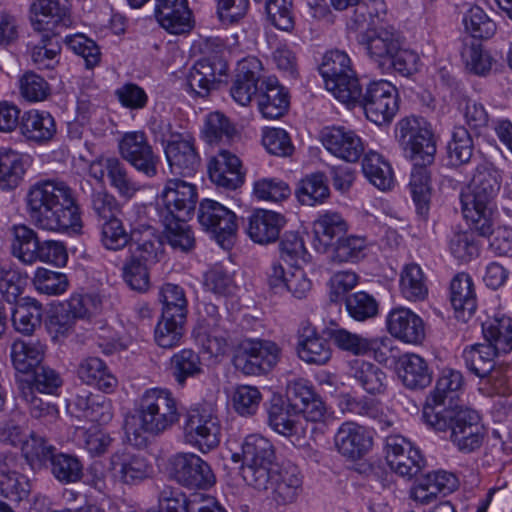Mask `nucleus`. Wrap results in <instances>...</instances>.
Wrapping results in <instances>:
<instances>
[{
  "instance_id": "nucleus-32",
  "label": "nucleus",
  "mask_w": 512,
  "mask_h": 512,
  "mask_svg": "<svg viewBox=\"0 0 512 512\" xmlns=\"http://www.w3.org/2000/svg\"><path fill=\"white\" fill-rule=\"evenodd\" d=\"M258 108L263 117L267 119H278L287 112L289 95L276 78L268 77L262 81L258 96Z\"/></svg>"
},
{
  "instance_id": "nucleus-27",
  "label": "nucleus",
  "mask_w": 512,
  "mask_h": 512,
  "mask_svg": "<svg viewBox=\"0 0 512 512\" xmlns=\"http://www.w3.org/2000/svg\"><path fill=\"white\" fill-rule=\"evenodd\" d=\"M261 69V62L254 57L239 62L237 74L230 88V95L236 103L246 106L257 92L260 93L258 81Z\"/></svg>"
},
{
  "instance_id": "nucleus-64",
  "label": "nucleus",
  "mask_w": 512,
  "mask_h": 512,
  "mask_svg": "<svg viewBox=\"0 0 512 512\" xmlns=\"http://www.w3.org/2000/svg\"><path fill=\"white\" fill-rule=\"evenodd\" d=\"M387 15V5L384 0H366L354 10L351 21L355 29L375 26L384 21Z\"/></svg>"
},
{
  "instance_id": "nucleus-5",
  "label": "nucleus",
  "mask_w": 512,
  "mask_h": 512,
  "mask_svg": "<svg viewBox=\"0 0 512 512\" xmlns=\"http://www.w3.org/2000/svg\"><path fill=\"white\" fill-rule=\"evenodd\" d=\"M358 43L383 71L393 69L402 75H409L415 69L416 54L402 48L400 38L393 29H367L359 34Z\"/></svg>"
},
{
  "instance_id": "nucleus-2",
  "label": "nucleus",
  "mask_w": 512,
  "mask_h": 512,
  "mask_svg": "<svg viewBox=\"0 0 512 512\" xmlns=\"http://www.w3.org/2000/svg\"><path fill=\"white\" fill-rule=\"evenodd\" d=\"M396 138L414 168L409 183L417 213L426 216L429 210L430 186L426 166L434 162L436 140L431 124L423 117L409 116L395 126Z\"/></svg>"
},
{
  "instance_id": "nucleus-62",
  "label": "nucleus",
  "mask_w": 512,
  "mask_h": 512,
  "mask_svg": "<svg viewBox=\"0 0 512 512\" xmlns=\"http://www.w3.org/2000/svg\"><path fill=\"white\" fill-rule=\"evenodd\" d=\"M104 167L110 185L114 187L120 195L132 197L139 190L138 184L128 176L124 164L118 158L111 157L105 159Z\"/></svg>"
},
{
  "instance_id": "nucleus-41",
  "label": "nucleus",
  "mask_w": 512,
  "mask_h": 512,
  "mask_svg": "<svg viewBox=\"0 0 512 512\" xmlns=\"http://www.w3.org/2000/svg\"><path fill=\"white\" fill-rule=\"evenodd\" d=\"M362 171L366 179L381 191L391 190L394 174L390 163L379 153L368 151L362 160Z\"/></svg>"
},
{
  "instance_id": "nucleus-25",
  "label": "nucleus",
  "mask_w": 512,
  "mask_h": 512,
  "mask_svg": "<svg viewBox=\"0 0 512 512\" xmlns=\"http://www.w3.org/2000/svg\"><path fill=\"white\" fill-rule=\"evenodd\" d=\"M30 492L29 480L19 471L18 458L14 454H0V496L11 501H21Z\"/></svg>"
},
{
  "instance_id": "nucleus-43",
  "label": "nucleus",
  "mask_w": 512,
  "mask_h": 512,
  "mask_svg": "<svg viewBox=\"0 0 512 512\" xmlns=\"http://www.w3.org/2000/svg\"><path fill=\"white\" fill-rule=\"evenodd\" d=\"M45 346L39 340H15L11 346V359L15 369L28 373L40 366Z\"/></svg>"
},
{
  "instance_id": "nucleus-8",
  "label": "nucleus",
  "mask_w": 512,
  "mask_h": 512,
  "mask_svg": "<svg viewBox=\"0 0 512 512\" xmlns=\"http://www.w3.org/2000/svg\"><path fill=\"white\" fill-rule=\"evenodd\" d=\"M11 252L24 264L43 262L64 267L68 261L65 245L57 240H40L37 232L26 225L13 227Z\"/></svg>"
},
{
  "instance_id": "nucleus-6",
  "label": "nucleus",
  "mask_w": 512,
  "mask_h": 512,
  "mask_svg": "<svg viewBox=\"0 0 512 512\" xmlns=\"http://www.w3.org/2000/svg\"><path fill=\"white\" fill-rule=\"evenodd\" d=\"M136 415L139 428L153 436L170 429L180 417L176 398L164 388L146 390L139 399Z\"/></svg>"
},
{
  "instance_id": "nucleus-4",
  "label": "nucleus",
  "mask_w": 512,
  "mask_h": 512,
  "mask_svg": "<svg viewBox=\"0 0 512 512\" xmlns=\"http://www.w3.org/2000/svg\"><path fill=\"white\" fill-rule=\"evenodd\" d=\"M423 419L435 431H450L451 442L461 452L471 453L482 446L486 430L473 409H437L429 405L423 409Z\"/></svg>"
},
{
  "instance_id": "nucleus-57",
  "label": "nucleus",
  "mask_w": 512,
  "mask_h": 512,
  "mask_svg": "<svg viewBox=\"0 0 512 512\" xmlns=\"http://www.w3.org/2000/svg\"><path fill=\"white\" fill-rule=\"evenodd\" d=\"M32 283L39 293L50 296L63 294L69 286L66 274L52 271L44 267L36 269Z\"/></svg>"
},
{
  "instance_id": "nucleus-46",
  "label": "nucleus",
  "mask_w": 512,
  "mask_h": 512,
  "mask_svg": "<svg viewBox=\"0 0 512 512\" xmlns=\"http://www.w3.org/2000/svg\"><path fill=\"white\" fill-rule=\"evenodd\" d=\"M464 380L461 372L453 369H445L437 380L436 387L427 399L425 406L437 409H446L445 400H453L456 394L463 388Z\"/></svg>"
},
{
  "instance_id": "nucleus-30",
  "label": "nucleus",
  "mask_w": 512,
  "mask_h": 512,
  "mask_svg": "<svg viewBox=\"0 0 512 512\" xmlns=\"http://www.w3.org/2000/svg\"><path fill=\"white\" fill-rule=\"evenodd\" d=\"M284 224V216L280 213L260 209L249 216L247 233L255 243L269 244L278 239Z\"/></svg>"
},
{
  "instance_id": "nucleus-11",
  "label": "nucleus",
  "mask_w": 512,
  "mask_h": 512,
  "mask_svg": "<svg viewBox=\"0 0 512 512\" xmlns=\"http://www.w3.org/2000/svg\"><path fill=\"white\" fill-rule=\"evenodd\" d=\"M220 430L218 418L206 407L190 409L183 424L185 442L202 453L219 445Z\"/></svg>"
},
{
  "instance_id": "nucleus-1",
  "label": "nucleus",
  "mask_w": 512,
  "mask_h": 512,
  "mask_svg": "<svg viewBox=\"0 0 512 512\" xmlns=\"http://www.w3.org/2000/svg\"><path fill=\"white\" fill-rule=\"evenodd\" d=\"M25 204L32 223L39 229L78 233L82 228L74 192L62 180H37L29 186Z\"/></svg>"
},
{
  "instance_id": "nucleus-39",
  "label": "nucleus",
  "mask_w": 512,
  "mask_h": 512,
  "mask_svg": "<svg viewBox=\"0 0 512 512\" xmlns=\"http://www.w3.org/2000/svg\"><path fill=\"white\" fill-rule=\"evenodd\" d=\"M301 416L288 404L280 399L273 401L268 408V424L278 434L285 437H299L304 428L300 422Z\"/></svg>"
},
{
  "instance_id": "nucleus-14",
  "label": "nucleus",
  "mask_w": 512,
  "mask_h": 512,
  "mask_svg": "<svg viewBox=\"0 0 512 512\" xmlns=\"http://www.w3.org/2000/svg\"><path fill=\"white\" fill-rule=\"evenodd\" d=\"M198 220L205 230L213 234L222 247L231 243L238 229L236 214L223 204L211 199L200 202Z\"/></svg>"
},
{
  "instance_id": "nucleus-51",
  "label": "nucleus",
  "mask_w": 512,
  "mask_h": 512,
  "mask_svg": "<svg viewBox=\"0 0 512 512\" xmlns=\"http://www.w3.org/2000/svg\"><path fill=\"white\" fill-rule=\"evenodd\" d=\"M351 59L340 50H332L327 52L319 67V72L324 79L325 87H337L335 79L342 77L344 74L353 72Z\"/></svg>"
},
{
  "instance_id": "nucleus-10",
  "label": "nucleus",
  "mask_w": 512,
  "mask_h": 512,
  "mask_svg": "<svg viewBox=\"0 0 512 512\" xmlns=\"http://www.w3.org/2000/svg\"><path fill=\"white\" fill-rule=\"evenodd\" d=\"M169 475L188 489L208 490L216 483L210 464L191 452H179L170 457Z\"/></svg>"
},
{
  "instance_id": "nucleus-61",
  "label": "nucleus",
  "mask_w": 512,
  "mask_h": 512,
  "mask_svg": "<svg viewBox=\"0 0 512 512\" xmlns=\"http://www.w3.org/2000/svg\"><path fill=\"white\" fill-rule=\"evenodd\" d=\"M53 476L62 483H74L83 474V465L75 455L55 453L50 461Z\"/></svg>"
},
{
  "instance_id": "nucleus-55",
  "label": "nucleus",
  "mask_w": 512,
  "mask_h": 512,
  "mask_svg": "<svg viewBox=\"0 0 512 512\" xmlns=\"http://www.w3.org/2000/svg\"><path fill=\"white\" fill-rule=\"evenodd\" d=\"M465 31L473 38L488 39L496 32L495 22L479 6L470 7L462 19Z\"/></svg>"
},
{
  "instance_id": "nucleus-47",
  "label": "nucleus",
  "mask_w": 512,
  "mask_h": 512,
  "mask_svg": "<svg viewBox=\"0 0 512 512\" xmlns=\"http://www.w3.org/2000/svg\"><path fill=\"white\" fill-rule=\"evenodd\" d=\"M324 334L337 346L340 350L349 352L353 355L369 354V349L377 345L378 342H370L369 338L362 335L352 333L336 324L325 328Z\"/></svg>"
},
{
  "instance_id": "nucleus-34",
  "label": "nucleus",
  "mask_w": 512,
  "mask_h": 512,
  "mask_svg": "<svg viewBox=\"0 0 512 512\" xmlns=\"http://www.w3.org/2000/svg\"><path fill=\"white\" fill-rule=\"evenodd\" d=\"M22 135L29 141L43 144L56 134V122L47 111L32 109L24 112L20 120Z\"/></svg>"
},
{
  "instance_id": "nucleus-63",
  "label": "nucleus",
  "mask_w": 512,
  "mask_h": 512,
  "mask_svg": "<svg viewBox=\"0 0 512 512\" xmlns=\"http://www.w3.org/2000/svg\"><path fill=\"white\" fill-rule=\"evenodd\" d=\"M40 40L37 43H30L31 60L38 69H53L59 62L58 45L51 42L54 35L40 33Z\"/></svg>"
},
{
  "instance_id": "nucleus-16",
  "label": "nucleus",
  "mask_w": 512,
  "mask_h": 512,
  "mask_svg": "<svg viewBox=\"0 0 512 512\" xmlns=\"http://www.w3.org/2000/svg\"><path fill=\"white\" fill-rule=\"evenodd\" d=\"M385 454L390 469L407 479L417 476L426 463L420 451L400 435L386 437Z\"/></svg>"
},
{
  "instance_id": "nucleus-31",
  "label": "nucleus",
  "mask_w": 512,
  "mask_h": 512,
  "mask_svg": "<svg viewBox=\"0 0 512 512\" xmlns=\"http://www.w3.org/2000/svg\"><path fill=\"white\" fill-rule=\"evenodd\" d=\"M31 163L32 159L27 154L0 148V189L9 191L17 188Z\"/></svg>"
},
{
  "instance_id": "nucleus-18",
  "label": "nucleus",
  "mask_w": 512,
  "mask_h": 512,
  "mask_svg": "<svg viewBox=\"0 0 512 512\" xmlns=\"http://www.w3.org/2000/svg\"><path fill=\"white\" fill-rule=\"evenodd\" d=\"M171 173L192 176L200 166L195 139L188 133L172 134L164 146Z\"/></svg>"
},
{
  "instance_id": "nucleus-35",
  "label": "nucleus",
  "mask_w": 512,
  "mask_h": 512,
  "mask_svg": "<svg viewBox=\"0 0 512 512\" xmlns=\"http://www.w3.org/2000/svg\"><path fill=\"white\" fill-rule=\"evenodd\" d=\"M302 476L298 467L288 465L281 470L273 468V479L269 484L273 498L278 504L294 502L302 491Z\"/></svg>"
},
{
  "instance_id": "nucleus-60",
  "label": "nucleus",
  "mask_w": 512,
  "mask_h": 512,
  "mask_svg": "<svg viewBox=\"0 0 512 512\" xmlns=\"http://www.w3.org/2000/svg\"><path fill=\"white\" fill-rule=\"evenodd\" d=\"M202 133L209 144H216L229 141L235 135L236 130L223 113L216 111L206 116Z\"/></svg>"
},
{
  "instance_id": "nucleus-15",
  "label": "nucleus",
  "mask_w": 512,
  "mask_h": 512,
  "mask_svg": "<svg viewBox=\"0 0 512 512\" xmlns=\"http://www.w3.org/2000/svg\"><path fill=\"white\" fill-rule=\"evenodd\" d=\"M119 152L124 160L146 177L157 175L159 156L154 153L144 132L125 133L119 141Z\"/></svg>"
},
{
  "instance_id": "nucleus-29",
  "label": "nucleus",
  "mask_w": 512,
  "mask_h": 512,
  "mask_svg": "<svg viewBox=\"0 0 512 512\" xmlns=\"http://www.w3.org/2000/svg\"><path fill=\"white\" fill-rule=\"evenodd\" d=\"M191 15L187 0H156L155 17L169 33L188 32L192 27Z\"/></svg>"
},
{
  "instance_id": "nucleus-19",
  "label": "nucleus",
  "mask_w": 512,
  "mask_h": 512,
  "mask_svg": "<svg viewBox=\"0 0 512 512\" xmlns=\"http://www.w3.org/2000/svg\"><path fill=\"white\" fill-rule=\"evenodd\" d=\"M108 472L115 483L137 485L147 479L152 468L147 460L128 451H117L109 459Z\"/></svg>"
},
{
  "instance_id": "nucleus-9",
  "label": "nucleus",
  "mask_w": 512,
  "mask_h": 512,
  "mask_svg": "<svg viewBox=\"0 0 512 512\" xmlns=\"http://www.w3.org/2000/svg\"><path fill=\"white\" fill-rule=\"evenodd\" d=\"M197 200L195 185L181 179H169L157 201L159 220L188 221L194 215Z\"/></svg>"
},
{
  "instance_id": "nucleus-45",
  "label": "nucleus",
  "mask_w": 512,
  "mask_h": 512,
  "mask_svg": "<svg viewBox=\"0 0 512 512\" xmlns=\"http://www.w3.org/2000/svg\"><path fill=\"white\" fill-rule=\"evenodd\" d=\"M42 311V305L35 299L21 298L12 309L15 330L24 335H32L41 324Z\"/></svg>"
},
{
  "instance_id": "nucleus-24",
  "label": "nucleus",
  "mask_w": 512,
  "mask_h": 512,
  "mask_svg": "<svg viewBox=\"0 0 512 512\" xmlns=\"http://www.w3.org/2000/svg\"><path fill=\"white\" fill-rule=\"evenodd\" d=\"M348 223L335 211L319 213L313 222L312 246L318 253H327L336 241L348 231Z\"/></svg>"
},
{
  "instance_id": "nucleus-38",
  "label": "nucleus",
  "mask_w": 512,
  "mask_h": 512,
  "mask_svg": "<svg viewBox=\"0 0 512 512\" xmlns=\"http://www.w3.org/2000/svg\"><path fill=\"white\" fill-rule=\"evenodd\" d=\"M450 300L458 319L466 321L473 315L477 301L474 285L468 274L459 273L452 279Z\"/></svg>"
},
{
  "instance_id": "nucleus-7",
  "label": "nucleus",
  "mask_w": 512,
  "mask_h": 512,
  "mask_svg": "<svg viewBox=\"0 0 512 512\" xmlns=\"http://www.w3.org/2000/svg\"><path fill=\"white\" fill-rule=\"evenodd\" d=\"M241 475L244 481L259 491L268 490L276 467L274 446L260 434L247 435L241 445Z\"/></svg>"
},
{
  "instance_id": "nucleus-33",
  "label": "nucleus",
  "mask_w": 512,
  "mask_h": 512,
  "mask_svg": "<svg viewBox=\"0 0 512 512\" xmlns=\"http://www.w3.org/2000/svg\"><path fill=\"white\" fill-rule=\"evenodd\" d=\"M298 356L309 364L323 365L332 355L326 339L320 337L311 324H303L298 332Z\"/></svg>"
},
{
  "instance_id": "nucleus-52",
  "label": "nucleus",
  "mask_w": 512,
  "mask_h": 512,
  "mask_svg": "<svg viewBox=\"0 0 512 512\" xmlns=\"http://www.w3.org/2000/svg\"><path fill=\"white\" fill-rule=\"evenodd\" d=\"M296 196L303 205L314 206L323 203L329 197V188L324 174L314 173L299 183Z\"/></svg>"
},
{
  "instance_id": "nucleus-48",
  "label": "nucleus",
  "mask_w": 512,
  "mask_h": 512,
  "mask_svg": "<svg viewBox=\"0 0 512 512\" xmlns=\"http://www.w3.org/2000/svg\"><path fill=\"white\" fill-rule=\"evenodd\" d=\"M501 354L487 343H477L466 347L462 357L469 371L476 376L483 377L495 367V357Z\"/></svg>"
},
{
  "instance_id": "nucleus-37",
  "label": "nucleus",
  "mask_w": 512,
  "mask_h": 512,
  "mask_svg": "<svg viewBox=\"0 0 512 512\" xmlns=\"http://www.w3.org/2000/svg\"><path fill=\"white\" fill-rule=\"evenodd\" d=\"M78 378L89 386L111 393L117 387L118 381L106 363L98 357L83 359L77 368Z\"/></svg>"
},
{
  "instance_id": "nucleus-58",
  "label": "nucleus",
  "mask_w": 512,
  "mask_h": 512,
  "mask_svg": "<svg viewBox=\"0 0 512 512\" xmlns=\"http://www.w3.org/2000/svg\"><path fill=\"white\" fill-rule=\"evenodd\" d=\"M367 247L365 237L349 235L342 236L332 246L331 259L334 262H356L364 257V251Z\"/></svg>"
},
{
  "instance_id": "nucleus-22",
  "label": "nucleus",
  "mask_w": 512,
  "mask_h": 512,
  "mask_svg": "<svg viewBox=\"0 0 512 512\" xmlns=\"http://www.w3.org/2000/svg\"><path fill=\"white\" fill-rule=\"evenodd\" d=\"M323 146L334 156L354 163L364 154L362 139L344 126L326 127L321 132Z\"/></svg>"
},
{
  "instance_id": "nucleus-42",
  "label": "nucleus",
  "mask_w": 512,
  "mask_h": 512,
  "mask_svg": "<svg viewBox=\"0 0 512 512\" xmlns=\"http://www.w3.org/2000/svg\"><path fill=\"white\" fill-rule=\"evenodd\" d=\"M169 371L177 385L184 387L188 379L199 377L204 369L199 354L184 348L170 358Z\"/></svg>"
},
{
  "instance_id": "nucleus-36",
  "label": "nucleus",
  "mask_w": 512,
  "mask_h": 512,
  "mask_svg": "<svg viewBox=\"0 0 512 512\" xmlns=\"http://www.w3.org/2000/svg\"><path fill=\"white\" fill-rule=\"evenodd\" d=\"M348 374L368 394L381 395L387 389V375L378 365L360 359L349 362Z\"/></svg>"
},
{
  "instance_id": "nucleus-21",
  "label": "nucleus",
  "mask_w": 512,
  "mask_h": 512,
  "mask_svg": "<svg viewBox=\"0 0 512 512\" xmlns=\"http://www.w3.org/2000/svg\"><path fill=\"white\" fill-rule=\"evenodd\" d=\"M386 328L392 337L407 344H421L425 339L423 319L404 306L390 310L386 317Z\"/></svg>"
},
{
  "instance_id": "nucleus-17",
  "label": "nucleus",
  "mask_w": 512,
  "mask_h": 512,
  "mask_svg": "<svg viewBox=\"0 0 512 512\" xmlns=\"http://www.w3.org/2000/svg\"><path fill=\"white\" fill-rule=\"evenodd\" d=\"M195 332L197 337L202 338L207 352L215 356L225 352L228 333L222 326V318L217 305L203 302L199 306Z\"/></svg>"
},
{
  "instance_id": "nucleus-20",
  "label": "nucleus",
  "mask_w": 512,
  "mask_h": 512,
  "mask_svg": "<svg viewBox=\"0 0 512 512\" xmlns=\"http://www.w3.org/2000/svg\"><path fill=\"white\" fill-rule=\"evenodd\" d=\"M30 13L31 25L38 33L59 35L62 29L72 25L68 10L55 0H36Z\"/></svg>"
},
{
  "instance_id": "nucleus-23",
  "label": "nucleus",
  "mask_w": 512,
  "mask_h": 512,
  "mask_svg": "<svg viewBox=\"0 0 512 512\" xmlns=\"http://www.w3.org/2000/svg\"><path fill=\"white\" fill-rule=\"evenodd\" d=\"M334 444L341 455L357 460L370 451L373 446V436L364 426L346 421L338 428Z\"/></svg>"
},
{
  "instance_id": "nucleus-26",
  "label": "nucleus",
  "mask_w": 512,
  "mask_h": 512,
  "mask_svg": "<svg viewBox=\"0 0 512 512\" xmlns=\"http://www.w3.org/2000/svg\"><path fill=\"white\" fill-rule=\"evenodd\" d=\"M227 65L220 59L198 60L186 77L188 91L199 97H206L214 89L217 77L226 73Z\"/></svg>"
},
{
  "instance_id": "nucleus-59",
  "label": "nucleus",
  "mask_w": 512,
  "mask_h": 512,
  "mask_svg": "<svg viewBox=\"0 0 512 512\" xmlns=\"http://www.w3.org/2000/svg\"><path fill=\"white\" fill-rule=\"evenodd\" d=\"M131 239L137 243V247L131 255L142 256V259L147 263L156 258L157 245L160 242L154 227L147 224L134 226L131 230Z\"/></svg>"
},
{
  "instance_id": "nucleus-12",
  "label": "nucleus",
  "mask_w": 512,
  "mask_h": 512,
  "mask_svg": "<svg viewBox=\"0 0 512 512\" xmlns=\"http://www.w3.org/2000/svg\"><path fill=\"white\" fill-rule=\"evenodd\" d=\"M280 348L269 340L248 339L241 343L234 356L237 370L245 375H262L271 371L279 361Z\"/></svg>"
},
{
  "instance_id": "nucleus-44",
  "label": "nucleus",
  "mask_w": 512,
  "mask_h": 512,
  "mask_svg": "<svg viewBox=\"0 0 512 512\" xmlns=\"http://www.w3.org/2000/svg\"><path fill=\"white\" fill-rule=\"evenodd\" d=\"M400 294L410 302L423 301L428 296L427 279L421 267L415 263L405 265L400 273Z\"/></svg>"
},
{
  "instance_id": "nucleus-53",
  "label": "nucleus",
  "mask_w": 512,
  "mask_h": 512,
  "mask_svg": "<svg viewBox=\"0 0 512 512\" xmlns=\"http://www.w3.org/2000/svg\"><path fill=\"white\" fill-rule=\"evenodd\" d=\"M474 143L468 130L463 127H455L452 138L447 145L448 159L451 165L466 164L473 156Z\"/></svg>"
},
{
  "instance_id": "nucleus-40",
  "label": "nucleus",
  "mask_w": 512,
  "mask_h": 512,
  "mask_svg": "<svg viewBox=\"0 0 512 512\" xmlns=\"http://www.w3.org/2000/svg\"><path fill=\"white\" fill-rule=\"evenodd\" d=\"M398 374L403 384L409 389H423L430 385L432 374L426 361L419 355L407 353L398 361Z\"/></svg>"
},
{
  "instance_id": "nucleus-3",
  "label": "nucleus",
  "mask_w": 512,
  "mask_h": 512,
  "mask_svg": "<svg viewBox=\"0 0 512 512\" xmlns=\"http://www.w3.org/2000/svg\"><path fill=\"white\" fill-rule=\"evenodd\" d=\"M501 183V171L493 163L483 160L476 165L467 188L461 192L462 213L483 237L494 232L493 214Z\"/></svg>"
},
{
  "instance_id": "nucleus-54",
  "label": "nucleus",
  "mask_w": 512,
  "mask_h": 512,
  "mask_svg": "<svg viewBox=\"0 0 512 512\" xmlns=\"http://www.w3.org/2000/svg\"><path fill=\"white\" fill-rule=\"evenodd\" d=\"M122 275L125 283L138 292H146L150 286V275L148 263L142 256L130 255L122 268Z\"/></svg>"
},
{
  "instance_id": "nucleus-13",
  "label": "nucleus",
  "mask_w": 512,
  "mask_h": 512,
  "mask_svg": "<svg viewBox=\"0 0 512 512\" xmlns=\"http://www.w3.org/2000/svg\"><path fill=\"white\" fill-rule=\"evenodd\" d=\"M366 117L377 125L389 123L398 111V94L394 85L386 80L370 82L358 103Z\"/></svg>"
},
{
  "instance_id": "nucleus-28",
  "label": "nucleus",
  "mask_w": 512,
  "mask_h": 512,
  "mask_svg": "<svg viewBox=\"0 0 512 512\" xmlns=\"http://www.w3.org/2000/svg\"><path fill=\"white\" fill-rule=\"evenodd\" d=\"M240 159L227 150H221L210 160L208 173L211 181L219 187L234 190L244 181Z\"/></svg>"
},
{
  "instance_id": "nucleus-56",
  "label": "nucleus",
  "mask_w": 512,
  "mask_h": 512,
  "mask_svg": "<svg viewBox=\"0 0 512 512\" xmlns=\"http://www.w3.org/2000/svg\"><path fill=\"white\" fill-rule=\"evenodd\" d=\"M281 259L293 267H300L310 261L303 238L297 232L288 231L283 234L279 243Z\"/></svg>"
},
{
  "instance_id": "nucleus-49",
  "label": "nucleus",
  "mask_w": 512,
  "mask_h": 512,
  "mask_svg": "<svg viewBox=\"0 0 512 512\" xmlns=\"http://www.w3.org/2000/svg\"><path fill=\"white\" fill-rule=\"evenodd\" d=\"M482 331L488 345L501 354L512 350V319L506 316L490 319L482 324Z\"/></svg>"
},
{
  "instance_id": "nucleus-50",
  "label": "nucleus",
  "mask_w": 512,
  "mask_h": 512,
  "mask_svg": "<svg viewBox=\"0 0 512 512\" xmlns=\"http://www.w3.org/2000/svg\"><path fill=\"white\" fill-rule=\"evenodd\" d=\"M186 318L162 315L154 329L155 343L164 349L180 346L184 337Z\"/></svg>"
}]
</instances>
